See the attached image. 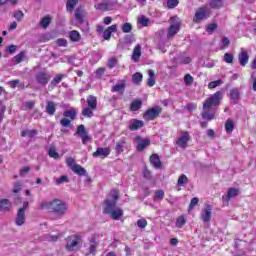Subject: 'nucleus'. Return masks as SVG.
<instances>
[{"instance_id":"f257e3e1","label":"nucleus","mask_w":256,"mask_h":256,"mask_svg":"<svg viewBox=\"0 0 256 256\" xmlns=\"http://www.w3.org/2000/svg\"><path fill=\"white\" fill-rule=\"evenodd\" d=\"M117 201H119V190H111L103 206L104 215H110L114 221H119L123 217V209L117 207Z\"/></svg>"},{"instance_id":"f03ea898","label":"nucleus","mask_w":256,"mask_h":256,"mask_svg":"<svg viewBox=\"0 0 256 256\" xmlns=\"http://www.w3.org/2000/svg\"><path fill=\"white\" fill-rule=\"evenodd\" d=\"M223 100V92L217 91L210 97H208L203 103V112L201 113L202 119H207L208 121H213L215 119V112L211 108L219 107L221 101Z\"/></svg>"},{"instance_id":"7ed1b4c3","label":"nucleus","mask_w":256,"mask_h":256,"mask_svg":"<svg viewBox=\"0 0 256 256\" xmlns=\"http://www.w3.org/2000/svg\"><path fill=\"white\" fill-rule=\"evenodd\" d=\"M41 211H48L54 213L56 217H63L67 213V204L63 200L54 199L51 201H43L39 205Z\"/></svg>"},{"instance_id":"20e7f679","label":"nucleus","mask_w":256,"mask_h":256,"mask_svg":"<svg viewBox=\"0 0 256 256\" xmlns=\"http://www.w3.org/2000/svg\"><path fill=\"white\" fill-rule=\"evenodd\" d=\"M65 241L66 251H79V249H81V245H83V239H81L78 234L68 236Z\"/></svg>"},{"instance_id":"39448f33","label":"nucleus","mask_w":256,"mask_h":256,"mask_svg":"<svg viewBox=\"0 0 256 256\" xmlns=\"http://www.w3.org/2000/svg\"><path fill=\"white\" fill-rule=\"evenodd\" d=\"M211 8L209 6H202L196 10L194 15V23H201L211 17Z\"/></svg>"},{"instance_id":"423d86ee","label":"nucleus","mask_w":256,"mask_h":256,"mask_svg":"<svg viewBox=\"0 0 256 256\" xmlns=\"http://www.w3.org/2000/svg\"><path fill=\"white\" fill-rule=\"evenodd\" d=\"M179 29H181V20L177 16H173L170 18V27L168 28L167 38L175 37L177 33H179Z\"/></svg>"},{"instance_id":"0eeeda50","label":"nucleus","mask_w":256,"mask_h":256,"mask_svg":"<svg viewBox=\"0 0 256 256\" xmlns=\"http://www.w3.org/2000/svg\"><path fill=\"white\" fill-rule=\"evenodd\" d=\"M162 111H163V109L160 106H155V107L148 109L144 113L143 117L146 121H155V119H157V117H159V115H161Z\"/></svg>"},{"instance_id":"6e6552de","label":"nucleus","mask_w":256,"mask_h":256,"mask_svg":"<svg viewBox=\"0 0 256 256\" xmlns=\"http://www.w3.org/2000/svg\"><path fill=\"white\" fill-rule=\"evenodd\" d=\"M27 207H29V202L26 201L23 203V207L17 212L15 223L18 227H21L25 223V211L27 210Z\"/></svg>"},{"instance_id":"1a4fd4ad","label":"nucleus","mask_w":256,"mask_h":256,"mask_svg":"<svg viewBox=\"0 0 256 256\" xmlns=\"http://www.w3.org/2000/svg\"><path fill=\"white\" fill-rule=\"evenodd\" d=\"M75 135H79L82 139L83 145H87L89 141H91V136L87 133L85 130V125L81 124L77 127V131L75 132Z\"/></svg>"},{"instance_id":"9d476101","label":"nucleus","mask_w":256,"mask_h":256,"mask_svg":"<svg viewBox=\"0 0 256 256\" xmlns=\"http://www.w3.org/2000/svg\"><path fill=\"white\" fill-rule=\"evenodd\" d=\"M212 216H213V207H211L210 204H206L200 216L203 223H210Z\"/></svg>"},{"instance_id":"9b49d317","label":"nucleus","mask_w":256,"mask_h":256,"mask_svg":"<svg viewBox=\"0 0 256 256\" xmlns=\"http://www.w3.org/2000/svg\"><path fill=\"white\" fill-rule=\"evenodd\" d=\"M189 141H191V135H189V132H182V135L176 141V145L181 149H187Z\"/></svg>"},{"instance_id":"f8f14e48","label":"nucleus","mask_w":256,"mask_h":256,"mask_svg":"<svg viewBox=\"0 0 256 256\" xmlns=\"http://www.w3.org/2000/svg\"><path fill=\"white\" fill-rule=\"evenodd\" d=\"M127 87V80L122 79L118 80V82L112 86L111 91L112 93H120V95H123L125 93V89Z\"/></svg>"},{"instance_id":"ddd939ff","label":"nucleus","mask_w":256,"mask_h":256,"mask_svg":"<svg viewBox=\"0 0 256 256\" xmlns=\"http://www.w3.org/2000/svg\"><path fill=\"white\" fill-rule=\"evenodd\" d=\"M136 141L138 144L136 147L137 151H143L151 145V140L149 138H141V136H137Z\"/></svg>"},{"instance_id":"4468645a","label":"nucleus","mask_w":256,"mask_h":256,"mask_svg":"<svg viewBox=\"0 0 256 256\" xmlns=\"http://www.w3.org/2000/svg\"><path fill=\"white\" fill-rule=\"evenodd\" d=\"M109 155H111V149L98 147L97 150L93 152L92 157H102V159H105V157H109Z\"/></svg>"},{"instance_id":"2eb2a0df","label":"nucleus","mask_w":256,"mask_h":256,"mask_svg":"<svg viewBox=\"0 0 256 256\" xmlns=\"http://www.w3.org/2000/svg\"><path fill=\"white\" fill-rule=\"evenodd\" d=\"M51 80V75L49 73L40 72L36 75V81L40 85H47L49 81Z\"/></svg>"},{"instance_id":"dca6fc26","label":"nucleus","mask_w":256,"mask_h":256,"mask_svg":"<svg viewBox=\"0 0 256 256\" xmlns=\"http://www.w3.org/2000/svg\"><path fill=\"white\" fill-rule=\"evenodd\" d=\"M238 61L241 67H245L249 63V54L246 50L241 49V52L238 55Z\"/></svg>"},{"instance_id":"f3484780","label":"nucleus","mask_w":256,"mask_h":256,"mask_svg":"<svg viewBox=\"0 0 256 256\" xmlns=\"http://www.w3.org/2000/svg\"><path fill=\"white\" fill-rule=\"evenodd\" d=\"M145 123L142 120L132 119L130 120V124L128 128L130 131H138L141 127H144Z\"/></svg>"},{"instance_id":"a211bd4d","label":"nucleus","mask_w":256,"mask_h":256,"mask_svg":"<svg viewBox=\"0 0 256 256\" xmlns=\"http://www.w3.org/2000/svg\"><path fill=\"white\" fill-rule=\"evenodd\" d=\"M117 33V24H113L112 26L108 27L106 30L103 31V38L105 41H109L111 39V34Z\"/></svg>"},{"instance_id":"6ab92c4d","label":"nucleus","mask_w":256,"mask_h":256,"mask_svg":"<svg viewBox=\"0 0 256 256\" xmlns=\"http://www.w3.org/2000/svg\"><path fill=\"white\" fill-rule=\"evenodd\" d=\"M239 195V189L230 188L227 192L226 196H223V201H230L231 199L237 197Z\"/></svg>"},{"instance_id":"aec40b11","label":"nucleus","mask_w":256,"mask_h":256,"mask_svg":"<svg viewBox=\"0 0 256 256\" xmlns=\"http://www.w3.org/2000/svg\"><path fill=\"white\" fill-rule=\"evenodd\" d=\"M241 98V93L239 92V89L234 88L230 91V100L234 105L239 101Z\"/></svg>"},{"instance_id":"412c9836","label":"nucleus","mask_w":256,"mask_h":256,"mask_svg":"<svg viewBox=\"0 0 256 256\" xmlns=\"http://www.w3.org/2000/svg\"><path fill=\"white\" fill-rule=\"evenodd\" d=\"M127 145V141H125V138L120 139L118 142H116L115 151L118 155H121L123 151L125 150V146Z\"/></svg>"},{"instance_id":"4be33fe9","label":"nucleus","mask_w":256,"mask_h":256,"mask_svg":"<svg viewBox=\"0 0 256 256\" xmlns=\"http://www.w3.org/2000/svg\"><path fill=\"white\" fill-rule=\"evenodd\" d=\"M98 11H111V4L109 1L104 0L95 6Z\"/></svg>"},{"instance_id":"5701e85b","label":"nucleus","mask_w":256,"mask_h":256,"mask_svg":"<svg viewBox=\"0 0 256 256\" xmlns=\"http://www.w3.org/2000/svg\"><path fill=\"white\" fill-rule=\"evenodd\" d=\"M75 19L78 23H83L85 19V10H83V8H77L75 10Z\"/></svg>"},{"instance_id":"b1692460","label":"nucleus","mask_w":256,"mask_h":256,"mask_svg":"<svg viewBox=\"0 0 256 256\" xmlns=\"http://www.w3.org/2000/svg\"><path fill=\"white\" fill-rule=\"evenodd\" d=\"M132 59L135 63H138L139 59H141V44H137L133 50Z\"/></svg>"},{"instance_id":"393cba45","label":"nucleus","mask_w":256,"mask_h":256,"mask_svg":"<svg viewBox=\"0 0 256 256\" xmlns=\"http://www.w3.org/2000/svg\"><path fill=\"white\" fill-rule=\"evenodd\" d=\"M150 163L153 164L155 169H159L161 167V159L159 158V155L157 154H152L150 156Z\"/></svg>"},{"instance_id":"a878e982","label":"nucleus","mask_w":256,"mask_h":256,"mask_svg":"<svg viewBox=\"0 0 256 256\" xmlns=\"http://www.w3.org/2000/svg\"><path fill=\"white\" fill-rule=\"evenodd\" d=\"M72 171L73 173H75L76 175H87V170H85V168H83V166L76 164L72 167Z\"/></svg>"},{"instance_id":"bb28decb","label":"nucleus","mask_w":256,"mask_h":256,"mask_svg":"<svg viewBox=\"0 0 256 256\" xmlns=\"http://www.w3.org/2000/svg\"><path fill=\"white\" fill-rule=\"evenodd\" d=\"M11 209V201L9 199L0 200V211H9Z\"/></svg>"},{"instance_id":"cd10ccee","label":"nucleus","mask_w":256,"mask_h":256,"mask_svg":"<svg viewBox=\"0 0 256 256\" xmlns=\"http://www.w3.org/2000/svg\"><path fill=\"white\" fill-rule=\"evenodd\" d=\"M70 40L73 41V43H77L81 41V34H79V31L72 30L69 32Z\"/></svg>"},{"instance_id":"c85d7f7f","label":"nucleus","mask_w":256,"mask_h":256,"mask_svg":"<svg viewBox=\"0 0 256 256\" xmlns=\"http://www.w3.org/2000/svg\"><path fill=\"white\" fill-rule=\"evenodd\" d=\"M233 129H235V123H233V120H227L225 123V131L228 135H231L233 133Z\"/></svg>"},{"instance_id":"c756f323","label":"nucleus","mask_w":256,"mask_h":256,"mask_svg":"<svg viewBox=\"0 0 256 256\" xmlns=\"http://www.w3.org/2000/svg\"><path fill=\"white\" fill-rule=\"evenodd\" d=\"M88 107L92 109H97V97L90 95L87 98Z\"/></svg>"},{"instance_id":"7c9ffc66","label":"nucleus","mask_w":256,"mask_h":256,"mask_svg":"<svg viewBox=\"0 0 256 256\" xmlns=\"http://www.w3.org/2000/svg\"><path fill=\"white\" fill-rule=\"evenodd\" d=\"M148 75L149 78L147 80V85L148 87H153L155 85V71L153 70H148Z\"/></svg>"},{"instance_id":"2f4dec72","label":"nucleus","mask_w":256,"mask_h":256,"mask_svg":"<svg viewBox=\"0 0 256 256\" xmlns=\"http://www.w3.org/2000/svg\"><path fill=\"white\" fill-rule=\"evenodd\" d=\"M40 27H43V29H47L49 25H51V18L49 15L44 16L41 21L39 22Z\"/></svg>"},{"instance_id":"473e14b6","label":"nucleus","mask_w":256,"mask_h":256,"mask_svg":"<svg viewBox=\"0 0 256 256\" xmlns=\"http://www.w3.org/2000/svg\"><path fill=\"white\" fill-rule=\"evenodd\" d=\"M223 7V0H211L209 3L210 9H221Z\"/></svg>"},{"instance_id":"72a5a7b5","label":"nucleus","mask_w":256,"mask_h":256,"mask_svg":"<svg viewBox=\"0 0 256 256\" xmlns=\"http://www.w3.org/2000/svg\"><path fill=\"white\" fill-rule=\"evenodd\" d=\"M56 107H55V102L49 101L46 106V113L48 115H55Z\"/></svg>"},{"instance_id":"f704fd0d","label":"nucleus","mask_w":256,"mask_h":256,"mask_svg":"<svg viewBox=\"0 0 256 256\" xmlns=\"http://www.w3.org/2000/svg\"><path fill=\"white\" fill-rule=\"evenodd\" d=\"M189 183V178L185 174H181L178 178L177 185L178 187H183Z\"/></svg>"},{"instance_id":"c9c22d12","label":"nucleus","mask_w":256,"mask_h":256,"mask_svg":"<svg viewBox=\"0 0 256 256\" xmlns=\"http://www.w3.org/2000/svg\"><path fill=\"white\" fill-rule=\"evenodd\" d=\"M141 81H143V74H141L140 72H136L132 75V83H134V85H139Z\"/></svg>"},{"instance_id":"e433bc0d","label":"nucleus","mask_w":256,"mask_h":256,"mask_svg":"<svg viewBox=\"0 0 256 256\" xmlns=\"http://www.w3.org/2000/svg\"><path fill=\"white\" fill-rule=\"evenodd\" d=\"M93 111H95V109H92L91 107H84L82 109V115L83 117H88L89 119H91V117H93Z\"/></svg>"},{"instance_id":"4c0bfd02","label":"nucleus","mask_w":256,"mask_h":256,"mask_svg":"<svg viewBox=\"0 0 256 256\" xmlns=\"http://www.w3.org/2000/svg\"><path fill=\"white\" fill-rule=\"evenodd\" d=\"M142 105H143V102H141V100H134L130 105V110L139 111Z\"/></svg>"},{"instance_id":"58836bf2","label":"nucleus","mask_w":256,"mask_h":256,"mask_svg":"<svg viewBox=\"0 0 256 256\" xmlns=\"http://www.w3.org/2000/svg\"><path fill=\"white\" fill-rule=\"evenodd\" d=\"M63 116L64 117H68L69 119H71V121H75V117H77V111L75 110H66L64 113H63Z\"/></svg>"},{"instance_id":"ea45409f","label":"nucleus","mask_w":256,"mask_h":256,"mask_svg":"<svg viewBox=\"0 0 256 256\" xmlns=\"http://www.w3.org/2000/svg\"><path fill=\"white\" fill-rule=\"evenodd\" d=\"M79 1L78 0H68V2L66 3V9L67 11H73V9H75V6L77 5Z\"/></svg>"},{"instance_id":"a19ab883","label":"nucleus","mask_w":256,"mask_h":256,"mask_svg":"<svg viewBox=\"0 0 256 256\" xmlns=\"http://www.w3.org/2000/svg\"><path fill=\"white\" fill-rule=\"evenodd\" d=\"M37 130H23L21 133L22 137H35Z\"/></svg>"},{"instance_id":"79ce46f5","label":"nucleus","mask_w":256,"mask_h":256,"mask_svg":"<svg viewBox=\"0 0 256 256\" xmlns=\"http://www.w3.org/2000/svg\"><path fill=\"white\" fill-rule=\"evenodd\" d=\"M235 59V56L231 53H225L223 57V61L228 64H233V61Z\"/></svg>"},{"instance_id":"37998d69","label":"nucleus","mask_w":256,"mask_h":256,"mask_svg":"<svg viewBox=\"0 0 256 256\" xmlns=\"http://www.w3.org/2000/svg\"><path fill=\"white\" fill-rule=\"evenodd\" d=\"M223 85V80L219 79L216 81L209 82L208 88L215 89L216 87H221Z\"/></svg>"},{"instance_id":"c03bdc74","label":"nucleus","mask_w":256,"mask_h":256,"mask_svg":"<svg viewBox=\"0 0 256 256\" xmlns=\"http://www.w3.org/2000/svg\"><path fill=\"white\" fill-rule=\"evenodd\" d=\"M131 31H133V25H131V23L126 22L122 25L123 33H131Z\"/></svg>"},{"instance_id":"a18cd8bd","label":"nucleus","mask_w":256,"mask_h":256,"mask_svg":"<svg viewBox=\"0 0 256 256\" xmlns=\"http://www.w3.org/2000/svg\"><path fill=\"white\" fill-rule=\"evenodd\" d=\"M197 205H199V198L194 197L191 199L188 211H193V209H195V207H197Z\"/></svg>"},{"instance_id":"49530a36","label":"nucleus","mask_w":256,"mask_h":256,"mask_svg":"<svg viewBox=\"0 0 256 256\" xmlns=\"http://www.w3.org/2000/svg\"><path fill=\"white\" fill-rule=\"evenodd\" d=\"M48 155H49V157H52L53 159H59V153H57V150L55 149V147H51L48 150Z\"/></svg>"},{"instance_id":"de8ad7c7","label":"nucleus","mask_w":256,"mask_h":256,"mask_svg":"<svg viewBox=\"0 0 256 256\" xmlns=\"http://www.w3.org/2000/svg\"><path fill=\"white\" fill-rule=\"evenodd\" d=\"M217 29V23L208 24L206 27V31L209 35H213V31Z\"/></svg>"},{"instance_id":"09e8293b","label":"nucleus","mask_w":256,"mask_h":256,"mask_svg":"<svg viewBox=\"0 0 256 256\" xmlns=\"http://www.w3.org/2000/svg\"><path fill=\"white\" fill-rule=\"evenodd\" d=\"M185 223H187V220H185V217L179 216L176 220V227L181 229V227H183V225H185Z\"/></svg>"},{"instance_id":"8fccbe9b","label":"nucleus","mask_w":256,"mask_h":256,"mask_svg":"<svg viewBox=\"0 0 256 256\" xmlns=\"http://www.w3.org/2000/svg\"><path fill=\"white\" fill-rule=\"evenodd\" d=\"M63 183H69V177L67 175H63L56 179V185H63Z\"/></svg>"},{"instance_id":"3c124183","label":"nucleus","mask_w":256,"mask_h":256,"mask_svg":"<svg viewBox=\"0 0 256 256\" xmlns=\"http://www.w3.org/2000/svg\"><path fill=\"white\" fill-rule=\"evenodd\" d=\"M189 63H191V58L189 57L178 58V65H189Z\"/></svg>"},{"instance_id":"603ef678","label":"nucleus","mask_w":256,"mask_h":256,"mask_svg":"<svg viewBox=\"0 0 256 256\" xmlns=\"http://www.w3.org/2000/svg\"><path fill=\"white\" fill-rule=\"evenodd\" d=\"M179 5V0H168L167 7L168 9H175Z\"/></svg>"},{"instance_id":"864d4df0","label":"nucleus","mask_w":256,"mask_h":256,"mask_svg":"<svg viewBox=\"0 0 256 256\" xmlns=\"http://www.w3.org/2000/svg\"><path fill=\"white\" fill-rule=\"evenodd\" d=\"M33 107H35V101H28V102H25L24 104H23V109H24V111H27V110H29V109H33Z\"/></svg>"},{"instance_id":"5fc2aeb1","label":"nucleus","mask_w":256,"mask_h":256,"mask_svg":"<svg viewBox=\"0 0 256 256\" xmlns=\"http://www.w3.org/2000/svg\"><path fill=\"white\" fill-rule=\"evenodd\" d=\"M23 59H25V53L24 52H20L19 54H17L14 57V61H15L16 64L21 63V61H23Z\"/></svg>"},{"instance_id":"6e6d98bb","label":"nucleus","mask_w":256,"mask_h":256,"mask_svg":"<svg viewBox=\"0 0 256 256\" xmlns=\"http://www.w3.org/2000/svg\"><path fill=\"white\" fill-rule=\"evenodd\" d=\"M229 45H231V41L229 40V38L227 37H223L222 38V45H221V49H227V47H229Z\"/></svg>"},{"instance_id":"4d7b16f0","label":"nucleus","mask_w":256,"mask_h":256,"mask_svg":"<svg viewBox=\"0 0 256 256\" xmlns=\"http://www.w3.org/2000/svg\"><path fill=\"white\" fill-rule=\"evenodd\" d=\"M62 80H63V75H62V74H58V75H56L55 78L52 80L51 84H52V85H59Z\"/></svg>"},{"instance_id":"13d9d810","label":"nucleus","mask_w":256,"mask_h":256,"mask_svg":"<svg viewBox=\"0 0 256 256\" xmlns=\"http://www.w3.org/2000/svg\"><path fill=\"white\" fill-rule=\"evenodd\" d=\"M184 83L185 85H193V76H191V74H186L184 76Z\"/></svg>"},{"instance_id":"bf43d9fd","label":"nucleus","mask_w":256,"mask_h":256,"mask_svg":"<svg viewBox=\"0 0 256 256\" xmlns=\"http://www.w3.org/2000/svg\"><path fill=\"white\" fill-rule=\"evenodd\" d=\"M46 241H49L50 243H55V242L59 241V236L58 235H47Z\"/></svg>"},{"instance_id":"052dcab7","label":"nucleus","mask_w":256,"mask_h":256,"mask_svg":"<svg viewBox=\"0 0 256 256\" xmlns=\"http://www.w3.org/2000/svg\"><path fill=\"white\" fill-rule=\"evenodd\" d=\"M115 65H117V58L115 57L110 58L107 63V66L109 67V69H113Z\"/></svg>"},{"instance_id":"680f3d73","label":"nucleus","mask_w":256,"mask_h":256,"mask_svg":"<svg viewBox=\"0 0 256 256\" xmlns=\"http://www.w3.org/2000/svg\"><path fill=\"white\" fill-rule=\"evenodd\" d=\"M66 163H67L68 167L71 168V170L73 169V167H75V165H77V164H75V158H73V157L67 158Z\"/></svg>"},{"instance_id":"e2e57ef3","label":"nucleus","mask_w":256,"mask_h":256,"mask_svg":"<svg viewBox=\"0 0 256 256\" xmlns=\"http://www.w3.org/2000/svg\"><path fill=\"white\" fill-rule=\"evenodd\" d=\"M58 47H67V39L60 38L56 41Z\"/></svg>"},{"instance_id":"0e129e2a","label":"nucleus","mask_w":256,"mask_h":256,"mask_svg":"<svg viewBox=\"0 0 256 256\" xmlns=\"http://www.w3.org/2000/svg\"><path fill=\"white\" fill-rule=\"evenodd\" d=\"M137 225L140 229H145V227H147V220L145 219H139L137 221Z\"/></svg>"},{"instance_id":"69168bd1","label":"nucleus","mask_w":256,"mask_h":256,"mask_svg":"<svg viewBox=\"0 0 256 256\" xmlns=\"http://www.w3.org/2000/svg\"><path fill=\"white\" fill-rule=\"evenodd\" d=\"M16 21H21L24 17L23 11L19 10L14 13Z\"/></svg>"},{"instance_id":"338daca9","label":"nucleus","mask_w":256,"mask_h":256,"mask_svg":"<svg viewBox=\"0 0 256 256\" xmlns=\"http://www.w3.org/2000/svg\"><path fill=\"white\" fill-rule=\"evenodd\" d=\"M165 197V192L163 190H157L155 192V199H163Z\"/></svg>"},{"instance_id":"774afa93","label":"nucleus","mask_w":256,"mask_h":256,"mask_svg":"<svg viewBox=\"0 0 256 256\" xmlns=\"http://www.w3.org/2000/svg\"><path fill=\"white\" fill-rule=\"evenodd\" d=\"M23 185L21 184V182H16L14 184V189H13V193H19V191H21Z\"/></svg>"}]
</instances>
